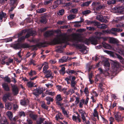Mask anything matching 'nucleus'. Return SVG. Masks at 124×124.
I'll list each match as a JSON object with an SVG mask.
<instances>
[{"mask_svg":"<svg viewBox=\"0 0 124 124\" xmlns=\"http://www.w3.org/2000/svg\"><path fill=\"white\" fill-rule=\"evenodd\" d=\"M73 40L74 42L73 45L76 48L81 49L80 51L81 52L85 54L84 52L86 50V47L83 44H78V42H82V39L79 37V34H74L73 36Z\"/></svg>","mask_w":124,"mask_h":124,"instance_id":"obj_1","label":"nucleus"},{"mask_svg":"<svg viewBox=\"0 0 124 124\" xmlns=\"http://www.w3.org/2000/svg\"><path fill=\"white\" fill-rule=\"evenodd\" d=\"M65 41V39H63L61 41V39L58 37L56 38H54L52 40H51L49 43L47 42L48 43V44L50 45L53 44L55 45L59 44H61L62 43H64Z\"/></svg>","mask_w":124,"mask_h":124,"instance_id":"obj_2","label":"nucleus"},{"mask_svg":"<svg viewBox=\"0 0 124 124\" xmlns=\"http://www.w3.org/2000/svg\"><path fill=\"white\" fill-rule=\"evenodd\" d=\"M48 44V43L47 41H44L43 42L37 43L35 45L30 46V47H33V50H36L38 49L37 47H45L47 46V45H47Z\"/></svg>","mask_w":124,"mask_h":124,"instance_id":"obj_3","label":"nucleus"},{"mask_svg":"<svg viewBox=\"0 0 124 124\" xmlns=\"http://www.w3.org/2000/svg\"><path fill=\"white\" fill-rule=\"evenodd\" d=\"M42 89V88L39 86L36 88V89L33 90L32 93L37 98H38L39 95L43 93Z\"/></svg>","mask_w":124,"mask_h":124,"instance_id":"obj_4","label":"nucleus"},{"mask_svg":"<svg viewBox=\"0 0 124 124\" xmlns=\"http://www.w3.org/2000/svg\"><path fill=\"white\" fill-rule=\"evenodd\" d=\"M56 103L57 105L60 106H62L64 105L63 103H61L60 102L63 100L60 94L57 95L56 97Z\"/></svg>","mask_w":124,"mask_h":124,"instance_id":"obj_5","label":"nucleus"},{"mask_svg":"<svg viewBox=\"0 0 124 124\" xmlns=\"http://www.w3.org/2000/svg\"><path fill=\"white\" fill-rule=\"evenodd\" d=\"M12 88V92L14 95H16L19 93V90L16 85H12L11 84Z\"/></svg>","mask_w":124,"mask_h":124,"instance_id":"obj_6","label":"nucleus"},{"mask_svg":"<svg viewBox=\"0 0 124 124\" xmlns=\"http://www.w3.org/2000/svg\"><path fill=\"white\" fill-rule=\"evenodd\" d=\"M7 18L6 14L2 11L0 12V21L2 22L3 21L5 22Z\"/></svg>","mask_w":124,"mask_h":124,"instance_id":"obj_7","label":"nucleus"},{"mask_svg":"<svg viewBox=\"0 0 124 124\" xmlns=\"http://www.w3.org/2000/svg\"><path fill=\"white\" fill-rule=\"evenodd\" d=\"M43 73L46 74L45 76L46 78H53V76H52V72L50 70L45 71L43 72Z\"/></svg>","mask_w":124,"mask_h":124,"instance_id":"obj_8","label":"nucleus"},{"mask_svg":"<svg viewBox=\"0 0 124 124\" xmlns=\"http://www.w3.org/2000/svg\"><path fill=\"white\" fill-rule=\"evenodd\" d=\"M54 32L52 30H49L46 31L44 34V36L45 37H48L53 35Z\"/></svg>","mask_w":124,"mask_h":124,"instance_id":"obj_9","label":"nucleus"},{"mask_svg":"<svg viewBox=\"0 0 124 124\" xmlns=\"http://www.w3.org/2000/svg\"><path fill=\"white\" fill-rule=\"evenodd\" d=\"M3 88L4 91L7 92L9 91L10 89L8 84L6 83H4L2 84Z\"/></svg>","mask_w":124,"mask_h":124,"instance_id":"obj_10","label":"nucleus"},{"mask_svg":"<svg viewBox=\"0 0 124 124\" xmlns=\"http://www.w3.org/2000/svg\"><path fill=\"white\" fill-rule=\"evenodd\" d=\"M80 117V115L78 114L77 116L73 115L72 119L74 121L76 122L80 123L81 122V120Z\"/></svg>","mask_w":124,"mask_h":124,"instance_id":"obj_11","label":"nucleus"},{"mask_svg":"<svg viewBox=\"0 0 124 124\" xmlns=\"http://www.w3.org/2000/svg\"><path fill=\"white\" fill-rule=\"evenodd\" d=\"M10 94L9 93L5 94L3 96L2 100L5 102L6 103L7 99H9L10 96Z\"/></svg>","mask_w":124,"mask_h":124,"instance_id":"obj_12","label":"nucleus"},{"mask_svg":"<svg viewBox=\"0 0 124 124\" xmlns=\"http://www.w3.org/2000/svg\"><path fill=\"white\" fill-rule=\"evenodd\" d=\"M61 3V1L60 0H58L55 1L54 5L52 7V9H54L56 8Z\"/></svg>","mask_w":124,"mask_h":124,"instance_id":"obj_13","label":"nucleus"},{"mask_svg":"<svg viewBox=\"0 0 124 124\" xmlns=\"http://www.w3.org/2000/svg\"><path fill=\"white\" fill-rule=\"evenodd\" d=\"M111 30L114 31L112 32V33L114 34L115 36H116L117 33L116 32H120L122 31L123 30L121 28H113Z\"/></svg>","mask_w":124,"mask_h":124,"instance_id":"obj_14","label":"nucleus"},{"mask_svg":"<svg viewBox=\"0 0 124 124\" xmlns=\"http://www.w3.org/2000/svg\"><path fill=\"white\" fill-rule=\"evenodd\" d=\"M47 21L46 16H41V19L40 20V23L44 24L46 23Z\"/></svg>","mask_w":124,"mask_h":124,"instance_id":"obj_15","label":"nucleus"},{"mask_svg":"<svg viewBox=\"0 0 124 124\" xmlns=\"http://www.w3.org/2000/svg\"><path fill=\"white\" fill-rule=\"evenodd\" d=\"M115 119L118 122H119L121 118V116L119 112H116L114 114Z\"/></svg>","mask_w":124,"mask_h":124,"instance_id":"obj_16","label":"nucleus"},{"mask_svg":"<svg viewBox=\"0 0 124 124\" xmlns=\"http://www.w3.org/2000/svg\"><path fill=\"white\" fill-rule=\"evenodd\" d=\"M90 43L91 42V44L94 45H96L97 43V40L94 37H92L89 38Z\"/></svg>","mask_w":124,"mask_h":124,"instance_id":"obj_17","label":"nucleus"},{"mask_svg":"<svg viewBox=\"0 0 124 124\" xmlns=\"http://www.w3.org/2000/svg\"><path fill=\"white\" fill-rule=\"evenodd\" d=\"M119 64L116 62H114L113 64V66L112 67L113 69H114L113 71L115 72L117 71L119 68Z\"/></svg>","mask_w":124,"mask_h":124,"instance_id":"obj_18","label":"nucleus"},{"mask_svg":"<svg viewBox=\"0 0 124 124\" xmlns=\"http://www.w3.org/2000/svg\"><path fill=\"white\" fill-rule=\"evenodd\" d=\"M29 102L28 100H22L20 101V103L21 105L26 106Z\"/></svg>","mask_w":124,"mask_h":124,"instance_id":"obj_19","label":"nucleus"},{"mask_svg":"<svg viewBox=\"0 0 124 124\" xmlns=\"http://www.w3.org/2000/svg\"><path fill=\"white\" fill-rule=\"evenodd\" d=\"M46 100L47 101L46 103L48 105H49L50 103V102H53L54 100L53 98L49 97H46Z\"/></svg>","mask_w":124,"mask_h":124,"instance_id":"obj_20","label":"nucleus"},{"mask_svg":"<svg viewBox=\"0 0 124 124\" xmlns=\"http://www.w3.org/2000/svg\"><path fill=\"white\" fill-rule=\"evenodd\" d=\"M55 118L57 120H58L59 119H63L61 113L59 112H58V114L56 115Z\"/></svg>","mask_w":124,"mask_h":124,"instance_id":"obj_21","label":"nucleus"},{"mask_svg":"<svg viewBox=\"0 0 124 124\" xmlns=\"http://www.w3.org/2000/svg\"><path fill=\"white\" fill-rule=\"evenodd\" d=\"M1 124H8V123L7 119L5 117H4L1 120Z\"/></svg>","mask_w":124,"mask_h":124,"instance_id":"obj_22","label":"nucleus"},{"mask_svg":"<svg viewBox=\"0 0 124 124\" xmlns=\"http://www.w3.org/2000/svg\"><path fill=\"white\" fill-rule=\"evenodd\" d=\"M7 115L9 120L12 121L13 117L12 113L10 111H8L7 112Z\"/></svg>","mask_w":124,"mask_h":124,"instance_id":"obj_23","label":"nucleus"},{"mask_svg":"<svg viewBox=\"0 0 124 124\" xmlns=\"http://www.w3.org/2000/svg\"><path fill=\"white\" fill-rule=\"evenodd\" d=\"M102 63L104 66L105 67H109L110 66V64L108 61L107 60L103 61Z\"/></svg>","mask_w":124,"mask_h":124,"instance_id":"obj_24","label":"nucleus"},{"mask_svg":"<svg viewBox=\"0 0 124 124\" xmlns=\"http://www.w3.org/2000/svg\"><path fill=\"white\" fill-rule=\"evenodd\" d=\"M5 105L6 108V109L9 110H10L12 109V107L11 104L9 102H6Z\"/></svg>","mask_w":124,"mask_h":124,"instance_id":"obj_25","label":"nucleus"},{"mask_svg":"<svg viewBox=\"0 0 124 124\" xmlns=\"http://www.w3.org/2000/svg\"><path fill=\"white\" fill-rule=\"evenodd\" d=\"M12 47L16 49H18L20 48L21 45L19 43L15 44L12 45Z\"/></svg>","mask_w":124,"mask_h":124,"instance_id":"obj_26","label":"nucleus"},{"mask_svg":"<svg viewBox=\"0 0 124 124\" xmlns=\"http://www.w3.org/2000/svg\"><path fill=\"white\" fill-rule=\"evenodd\" d=\"M91 2V1H88L83 2L82 4L81 5V6L82 7H87L89 5Z\"/></svg>","mask_w":124,"mask_h":124,"instance_id":"obj_27","label":"nucleus"},{"mask_svg":"<svg viewBox=\"0 0 124 124\" xmlns=\"http://www.w3.org/2000/svg\"><path fill=\"white\" fill-rule=\"evenodd\" d=\"M46 11V9L44 8H40L38 9L36 11L37 12L39 13H43Z\"/></svg>","mask_w":124,"mask_h":124,"instance_id":"obj_28","label":"nucleus"},{"mask_svg":"<svg viewBox=\"0 0 124 124\" xmlns=\"http://www.w3.org/2000/svg\"><path fill=\"white\" fill-rule=\"evenodd\" d=\"M21 45V47L23 48H29L30 47V46L27 43H23Z\"/></svg>","mask_w":124,"mask_h":124,"instance_id":"obj_29","label":"nucleus"},{"mask_svg":"<svg viewBox=\"0 0 124 124\" xmlns=\"http://www.w3.org/2000/svg\"><path fill=\"white\" fill-rule=\"evenodd\" d=\"M76 72V71L73 70H70L69 69H68L66 70V73H67L70 75H71L72 74H74Z\"/></svg>","mask_w":124,"mask_h":124,"instance_id":"obj_30","label":"nucleus"},{"mask_svg":"<svg viewBox=\"0 0 124 124\" xmlns=\"http://www.w3.org/2000/svg\"><path fill=\"white\" fill-rule=\"evenodd\" d=\"M44 118H39V119H38L36 121L37 124H41L43 123L44 121L45 120Z\"/></svg>","mask_w":124,"mask_h":124,"instance_id":"obj_31","label":"nucleus"},{"mask_svg":"<svg viewBox=\"0 0 124 124\" xmlns=\"http://www.w3.org/2000/svg\"><path fill=\"white\" fill-rule=\"evenodd\" d=\"M82 42L84 43L87 45H88L90 43L89 38L88 39L86 38L84 39H82Z\"/></svg>","mask_w":124,"mask_h":124,"instance_id":"obj_32","label":"nucleus"},{"mask_svg":"<svg viewBox=\"0 0 124 124\" xmlns=\"http://www.w3.org/2000/svg\"><path fill=\"white\" fill-rule=\"evenodd\" d=\"M116 0H109L107 1V4L108 5H112L116 3Z\"/></svg>","mask_w":124,"mask_h":124,"instance_id":"obj_33","label":"nucleus"},{"mask_svg":"<svg viewBox=\"0 0 124 124\" xmlns=\"http://www.w3.org/2000/svg\"><path fill=\"white\" fill-rule=\"evenodd\" d=\"M104 17L101 15H97L96 19L101 22H102V21Z\"/></svg>","mask_w":124,"mask_h":124,"instance_id":"obj_34","label":"nucleus"},{"mask_svg":"<svg viewBox=\"0 0 124 124\" xmlns=\"http://www.w3.org/2000/svg\"><path fill=\"white\" fill-rule=\"evenodd\" d=\"M104 51L106 53L109 54L110 56L113 57H114L115 55L114 53L112 52L106 50H104Z\"/></svg>","mask_w":124,"mask_h":124,"instance_id":"obj_35","label":"nucleus"},{"mask_svg":"<svg viewBox=\"0 0 124 124\" xmlns=\"http://www.w3.org/2000/svg\"><path fill=\"white\" fill-rule=\"evenodd\" d=\"M61 107V109H62V112L63 113L64 115H68L69 114L68 113V111H66L65 110L64 108L62 106Z\"/></svg>","mask_w":124,"mask_h":124,"instance_id":"obj_36","label":"nucleus"},{"mask_svg":"<svg viewBox=\"0 0 124 124\" xmlns=\"http://www.w3.org/2000/svg\"><path fill=\"white\" fill-rule=\"evenodd\" d=\"M26 32V31L25 30H23L20 32L18 34V37L21 36L24 34Z\"/></svg>","mask_w":124,"mask_h":124,"instance_id":"obj_37","label":"nucleus"},{"mask_svg":"<svg viewBox=\"0 0 124 124\" xmlns=\"http://www.w3.org/2000/svg\"><path fill=\"white\" fill-rule=\"evenodd\" d=\"M30 116L33 120H36L37 116L36 115L31 114L30 115Z\"/></svg>","mask_w":124,"mask_h":124,"instance_id":"obj_38","label":"nucleus"},{"mask_svg":"<svg viewBox=\"0 0 124 124\" xmlns=\"http://www.w3.org/2000/svg\"><path fill=\"white\" fill-rule=\"evenodd\" d=\"M29 31L31 36H34L36 34V31H35L31 30H29Z\"/></svg>","mask_w":124,"mask_h":124,"instance_id":"obj_39","label":"nucleus"},{"mask_svg":"<svg viewBox=\"0 0 124 124\" xmlns=\"http://www.w3.org/2000/svg\"><path fill=\"white\" fill-rule=\"evenodd\" d=\"M10 3L11 5H15L17 6V4L16 1L17 0H10Z\"/></svg>","mask_w":124,"mask_h":124,"instance_id":"obj_40","label":"nucleus"},{"mask_svg":"<svg viewBox=\"0 0 124 124\" xmlns=\"http://www.w3.org/2000/svg\"><path fill=\"white\" fill-rule=\"evenodd\" d=\"M36 73L35 71H32L31 70L30 72L28 73L29 75L31 77H32L34 75H36Z\"/></svg>","mask_w":124,"mask_h":124,"instance_id":"obj_41","label":"nucleus"},{"mask_svg":"<svg viewBox=\"0 0 124 124\" xmlns=\"http://www.w3.org/2000/svg\"><path fill=\"white\" fill-rule=\"evenodd\" d=\"M84 92L85 94V96L86 97L89 96V92L88 91V88L87 87H85L84 91Z\"/></svg>","mask_w":124,"mask_h":124,"instance_id":"obj_42","label":"nucleus"},{"mask_svg":"<svg viewBox=\"0 0 124 124\" xmlns=\"http://www.w3.org/2000/svg\"><path fill=\"white\" fill-rule=\"evenodd\" d=\"M64 13V10L62 9L59 10L58 12L57 13V14L59 15L62 16V15Z\"/></svg>","mask_w":124,"mask_h":124,"instance_id":"obj_43","label":"nucleus"},{"mask_svg":"<svg viewBox=\"0 0 124 124\" xmlns=\"http://www.w3.org/2000/svg\"><path fill=\"white\" fill-rule=\"evenodd\" d=\"M107 27V25L105 24H100L98 28L101 29H106Z\"/></svg>","mask_w":124,"mask_h":124,"instance_id":"obj_44","label":"nucleus"},{"mask_svg":"<svg viewBox=\"0 0 124 124\" xmlns=\"http://www.w3.org/2000/svg\"><path fill=\"white\" fill-rule=\"evenodd\" d=\"M78 111L79 113L81 114V116H85L86 114V113L82 109L78 110Z\"/></svg>","mask_w":124,"mask_h":124,"instance_id":"obj_45","label":"nucleus"},{"mask_svg":"<svg viewBox=\"0 0 124 124\" xmlns=\"http://www.w3.org/2000/svg\"><path fill=\"white\" fill-rule=\"evenodd\" d=\"M4 79L5 82L8 83H9L11 82L10 78L8 76L5 77Z\"/></svg>","mask_w":124,"mask_h":124,"instance_id":"obj_46","label":"nucleus"},{"mask_svg":"<svg viewBox=\"0 0 124 124\" xmlns=\"http://www.w3.org/2000/svg\"><path fill=\"white\" fill-rule=\"evenodd\" d=\"M34 83L30 81L27 83V85L29 88L32 87L33 86Z\"/></svg>","mask_w":124,"mask_h":124,"instance_id":"obj_47","label":"nucleus"},{"mask_svg":"<svg viewBox=\"0 0 124 124\" xmlns=\"http://www.w3.org/2000/svg\"><path fill=\"white\" fill-rule=\"evenodd\" d=\"M18 114L20 116L25 117L26 116V115L24 112L23 111H19Z\"/></svg>","mask_w":124,"mask_h":124,"instance_id":"obj_48","label":"nucleus"},{"mask_svg":"<svg viewBox=\"0 0 124 124\" xmlns=\"http://www.w3.org/2000/svg\"><path fill=\"white\" fill-rule=\"evenodd\" d=\"M41 107L42 108L44 109L47 110L48 109V107L47 106V105L45 103H43L41 105Z\"/></svg>","mask_w":124,"mask_h":124,"instance_id":"obj_49","label":"nucleus"},{"mask_svg":"<svg viewBox=\"0 0 124 124\" xmlns=\"http://www.w3.org/2000/svg\"><path fill=\"white\" fill-rule=\"evenodd\" d=\"M85 100L84 99H82L79 102V107L81 108H82L83 107V105L84 104Z\"/></svg>","mask_w":124,"mask_h":124,"instance_id":"obj_50","label":"nucleus"},{"mask_svg":"<svg viewBox=\"0 0 124 124\" xmlns=\"http://www.w3.org/2000/svg\"><path fill=\"white\" fill-rule=\"evenodd\" d=\"M25 38L24 36H23L19 38L18 39V41L19 42H22L24 40Z\"/></svg>","mask_w":124,"mask_h":124,"instance_id":"obj_51","label":"nucleus"},{"mask_svg":"<svg viewBox=\"0 0 124 124\" xmlns=\"http://www.w3.org/2000/svg\"><path fill=\"white\" fill-rule=\"evenodd\" d=\"M99 87L100 91L101 92L103 91V84L101 83H100L99 84Z\"/></svg>","mask_w":124,"mask_h":124,"instance_id":"obj_52","label":"nucleus"},{"mask_svg":"<svg viewBox=\"0 0 124 124\" xmlns=\"http://www.w3.org/2000/svg\"><path fill=\"white\" fill-rule=\"evenodd\" d=\"M110 42L112 43H117V42L116 39L114 38L110 39Z\"/></svg>","mask_w":124,"mask_h":124,"instance_id":"obj_53","label":"nucleus"},{"mask_svg":"<svg viewBox=\"0 0 124 124\" xmlns=\"http://www.w3.org/2000/svg\"><path fill=\"white\" fill-rule=\"evenodd\" d=\"M93 114L94 117L97 116L98 115V112L96 108L94 110V112L93 113Z\"/></svg>","mask_w":124,"mask_h":124,"instance_id":"obj_54","label":"nucleus"},{"mask_svg":"<svg viewBox=\"0 0 124 124\" xmlns=\"http://www.w3.org/2000/svg\"><path fill=\"white\" fill-rule=\"evenodd\" d=\"M103 47L106 49H108L109 48V47H110V46L108 44H106L104 42H103L102 43Z\"/></svg>","mask_w":124,"mask_h":124,"instance_id":"obj_55","label":"nucleus"},{"mask_svg":"<svg viewBox=\"0 0 124 124\" xmlns=\"http://www.w3.org/2000/svg\"><path fill=\"white\" fill-rule=\"evenodd\" d=\"M46 94H48L52 96H53L55 94V93L54 92H49L47 91V90L46 91Z\"/></svg>","mask_w":124,"mask_h":124,"instance_id":"obj_56","label":"nucleus"},{"mask_svg":"<svg viewBox=\"0 0 124 124\" xmlns=\"http://www.w3.org/2000/svg\"><path fill=\"white\" fill-rule=\"evenodd\" d=\"M117 8L118 9V12L120 13H122L124 10V9L123 8V7H121L120 8V7H118Z\"/></svg>","mask_w":124,"mask_h":124,"instance_id":"obj_57","label":"nucleus"},{"mask_svg":"<svg viewBox=\"0 0 124 124\" xmlns=\"http://www.w3.org/2000/svg\"><path fill=\"white\" fill-rule=\"evenodd\" d=\"M91 11L89 10H86L85 11L82 12V14L84 15H87L90 13Z\"/></svg>","mask_w":124,"mask_h":124,"instance_id":"obj_58","label":"nucleus"},{"mask_svg":"<svg viewBox=\"0 0 124 124\" xmlns=\"http://www.w3.org/2000/svg\"><path fill=\"white\" fill-rule=\"evenodd\" d=\"M53 1L52 0H46L44 2V4L45 5H47L51 3Z\"/></svg>","mask_w":124,"mask_h":124,"instance_id":"obj_59","label":"nucleus"},{"mask_svg":"<svg viewBox=\"0 0 124 124\" xmlns=\"http://www.w3.org/2000/svg\"><path fill=\"white\" fill-rule=\"evenodd\" d=\"M92 24H94V25L95 26H97L98 28L99 27V26L100 24V23L95 21H93Z\"/></svg>","mask_w":124,"mask_h":124,"instance_id":"obj_60","label":"nucleus"},{"mask_svg":"<svg viewBox=\"0 0 124 124\" xmlns=\"http://www.w3.org/2000/svg\"><path fill=\"white\" fill-rule=\"evenodd\" d=\"M18 117L17 116H16L14 117L13 118H12V120L11 121H13V122H16V123L17 121H18L17 120L18 119Z\"/></svg>","mask_w":124,"mask_h":124,"instance_id":"obj_61","label":"nucleus"},{"mask_svg":"<svg viewBox=\"0 0 124 124\" xmlns=\"http://www.w3.org/2000/svg\"><path fill=\"white\" fill-rule=\"evenodd\" d=\"M86 29L89 31H94L96 29L93 27H87Z\"/></svg>","mask_w":124,"mask_h":124,"instance_id":"obj_62","label":"nucleus"},{"mask_svg":"<svg viewBox=\"0 0 124 124\" xmlns=\"http://www.w3.org/2000/svg\"><path fill=\"white\" fill-rule=\"evenodd\" d=\"M71 12H72L74 14H76L77 13L78 10L76 8H73L70 11Z\"/></svg>","mask_w":124,"mask_h":124,"instance_id":"obj_63","label":"nucleus"},{"mask_svg":"<svg viewBox=\"0 0 124 124\" xmlns=\"http://www.w3.org/2000/svg\"><path fill=\"white\" fill-rule=\"evenodd\" d=\"M75 16L73 15H70L68 16V18L69 20H71L74 19Z\"/></svg>","mask_w":124,"mask_h":124,"instance_id":"obj_64","label":"nucleus"}]
</instances>
